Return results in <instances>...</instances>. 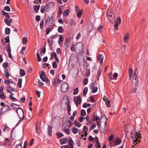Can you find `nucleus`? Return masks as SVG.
Wrapping results in <instances>:
<instances>
[{"mask_svg":"<svg viewBox=\"0 0 148 148\" xmlns=\"http://www.w3.org/2000/svg\"><path fill=\"white\" fill-rule=\"evenodd\" d=\"M2 44H4L3 47L4 49L8 53V56L9 57V44L8 45L5 44V43H8L9 42V36H6L4 39H1Z\"/></svg>","mask_w":148,"mask_h":148,"instance_id":"obj_1","label":"nucleus"},{"mask_svg":"<svg viewBox=\"0 0 148 148\" xmlns=\"http://www.w3.org/2000/svg\"><path fill=\"white\" fill-rule=\"evenodd\" d=\"M40 77L41 80L44 82H47L48 85H50V81L49 79L47 77L45 72L44 71H42L40 72Z\"/></svg>","mask_w":148,"mask_h":148,"instance_id":"obj_2","label":"nucleus"},{"mask_svg":"<svg viewBox=\"0 0 148 148\" xmlns=\"http://www.w3.org/2000/svg\"><path fill=\"white\" fill-rule=\"evenodd\" d=\"M16 112L20 118V120L16 125L17 126L24 119V114L23 111L21 108H18L16 110Z\"/></svg>","mask_w":148,"mask_h":148,"instance_id":"obj_3","label":"nucleus"},{"mask_svg":"<svg viewBox=\"0 0 148 148\" xmlns=\"http://www.w3.org/2000/svg\"><path fill=\"white\" fill-rule=\"evenodd\" d=\"M132 138L133 141L134 142L133 145H135L140 141L139 139H140L141 134L138 132H136L135 134L134 137L132 136Z\"/></svg>","mask_w":148,"mask_h":148,"instance_id":"obj_4","label":"nucleus"},{"mask_svg":"<svg viewBox=\"0 0 148 148\" xmlns=\"http://www.w3.org/2000/svg\"><path fill=\"white\" fill-rule=\"evenodd\" d=\"M2 14L6 18L4 19L5 23L8 25L9 26V21L8 19L9 18V13L5 12L3 10L2 11Z\"/></svg>","mask_w":148,"mask_h":148,"instance_id":"obj_5","label":"nucleus"},{"mask_svg":"<svg viewBox=\"0 0 148 148\" xmlns=\"http://www.w3.org/2000/svg\"><path fill=\"white\" fill-rule=\"evenodd\" d=\"M54 5V3L53 2L51 1L47 3L45 6V8H46V12H47L49 9L52 8Z\"/></svg>","mask_w":148,"mask_h":148,"instance_id":"obj_6","label":"nucleus"},{"mask_svg":"<svg viewBox=\"0 0 148 148\" xmlns=\"http://www.w3.org/2000/svg\"><path fill=\"white\" fill-rule=\"evenodd\" d=\"M121 18L119 16L118 17L115 21V23L114 25V28L115 30H118V26L121 23Z\"/></svg>","mask_w":148,"mask_h":148,"instance_id":"obj_7","label":"nucleus"},{"mask_svg":"<svg viewBox=\"0 0 148 148\" xmlns=\"http://www.w3.org/2000/svg\"><path fill=\"white\" fill-rule=\"evenodd\" d=\"M68 87V84L64 82L62 85L61 89L63 92H65L67 91Z\"/></svg>","mask_w":148,"mask_h":148,"instance_id":"obj_8","label":"nucleus"},{"mask_svg":"<svg viewBox=\"0 0 148 148\" xmlns=\"http://www.w3.org/2000/svg\"><path fill=\"white\" fill-rule=\"evenodd\" d=\"M9 110V107L7 105L3 106V107L1 109V111L2 112V113L8 111Z\"/></svg>","mask_w":148,"mask_h":148,"instance_id":"obj_9","label":"nucleus"},{"mask_svg":"<svg viewBox=\"0 0 148 148\" xmlns=\"http://www.w3.org/2000/svg\"><path fill=\"white\" fill-rule=\"evenodd\" d=\"M76 49L79 50H81L83 47V44L81 42H77L75 45Z\"/></svg>","mask_w":148,"mask_h":148,"instance_id":"obj_10","label":"nucleus"},{"mask_svg":"<svg viewBox=\"0 0 148 148\" xmlns=\"http://www.w3.org/2000/svg\"><path fill=\"white\" fill-rule=\"evenodd\" d=\"M52 128L50 125H48L47 131L48 134L49 136H51L52 135Z\"/></svg>","mask_w":148,"mask_h":148,"instance_id":"obj_11","label":"nucleus"},{"mask_svg":"<svg viewBox=\"0 0 148 148\" xmlns=\"http://www.w3.org/2000/svg\"><path fill=\"white\" fill-rule=\"evenodd\" d=\"M70 39L69 38H66L65 40V43L64 44V47L67 48L69 46V44L70 43Z\"/></svg>","mask_w":148,"mask_h":148,"instance_id":"obj_12","label":"nucleus"},{"mask_svg":"<svg viewBox=\"0 0 148 148\" xmlns=\"http://www.w3.org/2000/svg\"><path fill=\"white\" fill-rule=\"evenodd\" d=\"M103 55L101 54H100L98 56L97 60L101 64L103 62Z\"/></svg>","mask_w":148,"mask_h":148,"instance_id":"obj_13","label":"nucleus"},{"mask_svg":"<svg viewBox=\"0 0 148 148\" xmlns=\"http://www.w3.org/2000/svg\"><path fill=\"white\" fill-rule=\"evenodd\" d=\"M4 83L5 85H7L6 88L7 90V91L8 92H9V80H5L4 81Z\"/></svg>","mask_w":148,"mask_h":148,"instance_id":"obj_14","label":"nucleus"},{"mask_svg":"<svg viewBox=\"0 0 148 148\" xmlns=\"http://www.w3.org/2000/svg\"><path fill=\"white\" fill-rule=\"evenodd\" d=\"M67 142V140L66 138H64L60 139V143L61 145L66 143Z\"/></svg>","mask_w":148,"mask_h":148,"instance_id":"obj_15","label":"nucleus"},{"mask_svg":"<svg viewBox=\"0 0 148 148\" xmlns=\"http://www.w3.org/2000/svg\"><path fill=\"white\" fill-rule=\"evenodd\" d=\"M4 76L6 77L7 79L9 78V74L8 70L7 69H5L4 70Z\"/></svg>","mask_w":148,"mask_h":148,"instance_id":"obj_16","label":"nucleus"},{"mask_svg":"<svg viewBox=\"0 0 148 148\" xmlns=\"http://www.w3.org/2000/svg\"><path fill=\"white\" fill-rule=\"evenodd\" d=\"M103 100L106 101V104L107 107H110V103L109 101L107 98H103Z\"/></svg>","mask_w":148,"mask_h":148,"instance_id":"obj_17","label":"nucleus"},{"mask_svg":"<svg viewBox=\"0 0 148 148\" xmlns=\"http://www.w3.org/2000/svg\"><path fill=\"white\" fill-rule=\"evenodd\" d=\"M48 20L49 23H53L54 21V18H53V15H51V16L48 17V19H47L46 21V23L47 22Z\"/></svg>","mask_w":148,"mask_h":148,"instance_id":"obj_18","label":"nucleus"},{"mask_svg":"<svg viewBox=\"0 0 148 148\" xmlns=\"http://www.w3.org/2000/svg\"><path fill=\"white\" fill-rule=\"evenodd\" d=\"M138 71V70L136 69L135 70L134 72V75L133 77V79L135 80H138V78L137 76V75L136 74V72Z\"/></svg>","mask_w":148,"mask_h":148,"instance_id":"obj_19","label":"nucleus"},{"mask_svg":"<svg viewBox=\"0 0 148 148\" xmlns=\"http://www.w3.org/2000/svg\"><path fill=\"white\" fill-rule=\"evenodd\" d=\"M3 143V145H9V140L8 138H5Z\"/></svg>","mask_w":148,"mask_h":148,"instance_id":"obj_20","label":"nucleus"},{"mask_svg":"<svg viewBox=\"0 0 148 148\" xmlns=\"http://www.w3.org/2000/svg\"><path fill=\"white\" fill-rule=\"evenodd\" d=\"M74 125L77 127H80L82 124L79 123L76 120H75L73 123Z\"/></svg>","mask_w":148,"mask_h":148,"instance_id":"obj_21","label":"nucleus"},{"mask_svg":"<svg viewBox=\"0 0 148 148\" xmlns=\"http://www.w3.org/2000/svg\"><path fill=\"white\" fill-rule=\"evenodd\" d=\"M129 34L128 33H127L124 36V41L125 42H127L129 38Z\"/></svg>","mask_w":148,"mask_h":148,"instance_id":"obj_22","label":"nucleus"},{"mask_svg":"<svg viewBox=\"0 0 148 148\" xmlns=\"http://www.w3.org/2000/svg\"><path fill=\"white\" fill-rule=\"evenodd\" d=\"M82 102V98L80 95L77 97L76 102L78 104H79Z\"/></svg>","mask_w":148,"mask_h":148,"instance_id":"obj_23","label":"nucleus"},{"mask_svg":"<svg viewBox=\"0 0 148 148\" xmlns=\"http://www.w3.org/2000/svg\"><path fill=\"white\" fill-rule=\"evenodd\" d=\"M67 105V111H71V106L70 104V102L69 100H68L67 102L66 103Z\"/></svg>","mask_w":148,"mask_h":148,"instance_id":"obj_24","label":"nucleus"},{"mask_svg":"<svg viewBox=\"0 0 148 148\" xmlns=\"http://www.w3.org/2000/svg\"><path fill=\"white\" fill-rule=\"evenodd\" d=\"M121 140L119 138H117L116 139L115 143L116 145H118L121 143Z\"/></svg>","mask_w":148,"mask_h":148,"instance_id":"obj_25","label":"nucleus"},{"mask_svg":"<svg viewBox=\"0 0 148 148\" xmlns=\"http://www.w3.org/2000/svg\"><path fill=\"white\" fill-rule=\"evenodd\" d=\"M93 29V27L92 25H89L88 26V28L87 29V32H90L91 31H92Z\"/></svg>","mask_w":148,"mask_h":148,"instance_id":"obj_26","label":"nucleus"},{"mask_svg":"<svg viewBox=\"0 0 148 148\" xmlns=\"http://www.w3.org/2000/svg\"><path fill=\"white\" fill-rule=\"evenodd\" d=\"M20 76L21 77H23L25 75L24 70L23 69H21L20 70Z\"/></svg>","mask_w":148,"mask_h":148,"instance_id":"obj_27","label":"nucleus"},{"mask_svg":"<svg viewBox=\"0 0 148 148\" xmlns=\"http://www.w3.org/2000/svg\"><path fill=\"white\" fill-rule=\"evenodd\" d=\"M56 134L58 138H60L61 137L64 136V135L61 132H58L56 133Z\"/></svg>","mask_w":148,"mask_h":148,"instance_id":"obj_28","label":"nucleus"},{"mask_svg":"<svg viewBox=\"0 0 148 148\" xmlns=\"http://www.w3.org/2000/svg\"><path fill=\"white\" fill-rule=\"evenodd\" d=\"M70 12V10L69 9H67L66 10L64 11V12L63 15L65 17H66L68 16L69 13Z\"/></svg>","mask_w":148,"mask_h":148,"instance_id":"obj_29","label":"nucleus"},{"mask_svg":"<svg viewBox=\"0 0 148 148\" xmlns=\"http://www.w3.org/2000/svg\"><path fill=\"white\" fill-rule=\"evenodd\" d=\"M53 57H54L55 58L57 57V55L56 53H51V57L50 58V60H51L53 58Z\"/></svg>","mask_w":148,"mask_h":148,"instance_id":"obj_30","label":"nucleus"},{"mask_svg":"<svg viewBox=\"0 0 148 148\" xmlns=\"http://www.w3.org/2000/svg\"><path fill=\"white\" fill-rule=\"evenodd\" d=\"M93 120L94 121H96L97 122L98 121V120H99L100 118L99 116H97V115H94L93 116Z\"/></svg>","mask_w":148,"mask_h":148,"instance_id":"obj_31","label":"nucleus"},{"mask_svg":"<svg viewBox=\"0 0 148 148\" xmlns=\"http://www.w3.org/2000/svg\"><path fill=\"white\" fill-rule=\"evenodd\" d=\"M58 30L59 32L62 33L64 32V29L62 26H60L58 27Z\"/></svg>","mask_w":148,"mask_h":148,"instance_id":"obj_32","label":"nucleus"},{"mask_svg":"<svg viewBox=\"0 0 148 148\" xmlns=\"http://www.w3.org/2000/svg\"><path fill=\"white\" fill-rule=\"evenodd\" d=\"M88 89L87 87H85L83 90V95L84 96H85L88 92Z\"/></svg>","mask_w":148,"mask_h":148,"instance_id":"obj_33","label":"nucleus"},{"mask_svg":"<svg viewBox=\"0 0 148 148\" xmlns=\"http://www.w3.org/2000/svg\"><path fill=\"white\" fill-rule=\"evenodd\" d=\"M22 79H19L17 83L18 86L19 88H21L22 86Z\"/></svg>","mask_w":148,"mask_h":148,"instance_id":"obj_34","label":"nucleus"},{"mask_svg":"<svg viewBox=\"0 0 148 148\" xmlns=\"http://www.w3.org/2000/svg\"><path fill=\"white\" fill-rule=\"evenodd\" d=\"M40 8V5H35L34 8V11L36 12H38Z\"/></svg>","mask_w":148,"mask_h":148,"instance_id":"obj_35","label":"nucleus"},{"mask_svg":"<svg viewBox=\"0 0 148 148\" xmlns=\"http://www.w3.org/2000/svg\"><path fill=\"white\" fill-rule=\"evenodd\" d=\"M91 105L90 103L87 104L86 103H83L82 106L84 108H87L90 107Z\"/></svg>","mask_w":148,"mask_h":148,"instance_id":"obj_36","label":"nucleus"},{"mask_svg":"<svg viewBox=\"0 0 148 148\" xmlns=\"http://www.w3.org/2000/svg\"><path fill=\"white\" fill-rule=\"evenodd\" d=\"M11 106L12 108H16L18 109V108H18L17 107V106H18L19 107L20 106L19 105H17L16 104L14 103H12L11 104Z\"/></svg>","mask_w":148,"mask_h":148,"instance_id":"obj_37","label":"nucleus"},{"mask_svg":"<svg viewBox=\"0 0 148 148\" xmlns=\"http://www.w3.org/2000/svg\"><path fill=\"white\" fill-rule=\"evenodd\" d=\"M72 131L74 134H76L77 133V129L76 127H74L72 128Z\"/></svg>","mask_w":148,"mask_h":148,"instance_id":"obj_38","label":"nucleus"},{"mask_svg":"<svg viewBox=\"0 0 148 148\" xmlns=\"http://www.w3.org/2000/svg\"><path fill=\"white\" fill-rule=\"evenodd\" d=\"M0 97L2 99H4L5 98L3 92H0Z\"/></svg>","mask_w":148,"mask_h":148,"instance_id":"obj_39","label":"nucleus"},{"mask_svg":"<svg viewBox=\"0 0 148 148\" xmlns=\"http://www.w3.org/2000/svg\"><path fill=\"white\" fill-rule=\"evenodd\" d=\"M86 114V112L85 110L84 109H82L81 110L80 114L82 116H85Z\"/></svg>","mask_w":148,"mask_h":148,"instance_id":"obj_40","label":"nucleus"},{"mask_svg":"<svg viewBox=\"0 0 148 148\" xmlns=\"http://www.w3.org/2000/svg\"><path fill=\"white\" fill-rule=\"evenodd\" d=\"M82 10H80L79 11L77 14V17L79 18H80L82 14Z\"/></svg>","mask_w":148,"mask_h":148,"instance_id":"obj_41","label":"nucleus"},{"mask_svg":"<svg viewBox=\"0 0 148 148\" xmlns=\"http://www.w3.org/2000/svg\"><path fill=\"white\" fill-rule=\"evenodd\" d=\"M38 52L36 54V57L38 61L39 62L41 61V59L40 57V55L38 53Z\"/></svg>","mask_w":148,"mask_h":148,"instance_id":"obj_42","label":"nucleus"},{"mask_svg":"<svg viewBox=\"0 0 148 148\" xmlns=\"http://www.w3.org/2000/svg\"><path fill=\"white\" fill-rule=\"evenodd\" d=\"M5 33L7 35L9 34V28L6 27L5 29Z\"/></svg>","mask_w":148,"mask_h":148,"instance_id":"obj_43","label":"nucleus"},{"mask_svg":"<svg viewBox=\"0 0 148 148\" xmlns=\"http://www.w3.org/2000/svg\"><path fill=\"white\" fill-rule=\"evenodd\" d=\"M57 65L56 62V61L53 62L52 63V66L53 68H56L57 67Z\"/></svg>","mask_w":148,"mask_h":148,"instance_id":"obj_44","label":"nucleus"},{"mask_svg":"<svg viewBox=\"0 0 148 148\" xmlns=\"http://www.w3.org/2000/svg\"><path fill=\"white\" fill-rule=\"evenodd\" d=\"M44 23V21L43 19H42L40 23V28L41 29H42L43 28V24Z\"/></svg>","mask_w":148,"mask_h":148,"instance_id":"obj_45","label":"nucleus"},{"mask_svg":"<svg viewBox=\"0 0 148 148\" xmlns=\"http://www.w3.org/2000/svg\"><path fill=\"white\" fill-rule=\"evenodd\" d=\"M69 140L68 141V142L69 143V144H74V143L73 142L71 138V137H69Z\"/></svg>","mask_w":148,"mask_h":148,"instance_id":"obj_46","label":"nucleus"},{"mask_svg":"<svg viewBox=\"0 0 148 148\" xmlns=\"http://www.w3.org/2000/svg\"><path fill=\"white\" fill-rule=\"evenodd\" d=\"M51 30L50 27H48L46 29V34L47 35H48L49 34L50 32H51Z\"/></svg>","mask_w":148,"mask_h":148,"instance_id":"obj_47","label":"nucleus"},{"mask_svg":"<svg viewBox=\"0 0 148 148\" xmlns=\"http://www.w3.org/2000/svg\"><path fill=\"white\" fill-rule=\"evenodd\" d=\"M62 9L61 8L59 7V10H58V17H60L61 15L62 14V11H61Z\"/></svg>","mask_w":148,"mask_h":148,"instance_id":"obj_48","label":"nucleus"},{"mask_svg":"<svg viewBox=\"0 0 148 148\" xmlns=\"http://www.w3.org/2000/svg\"><path fill=\"white\" fill-rule=\"evenodd\" d=\"M41 50H42V51L41 50V51L40 52V54H41L42 53H43V54H44L46 52V47H43V48H42L41 49Z\"/></svg>","mask_w":148,"mask_h":148,"instance_id":"obj_49","label":"nucleus"},{"mask_svg":"<svg viewBox=\"0 0 148 148\" xmlns=\"http://www.w3.org/2000/svg\"><path fill=\"white\" fill-rule=\"evenodd\" d=\"M99 140H97L96 141V144H95V147H96V148H100L101 147V146L99 144Z\"/></svg>","mask_w":148,"mask_h":148,"instance_id":"obj_50","label":"nucleus"},{"mask_svg":"<svg viewBox=\"0 0 148 148\" xmlns=\"http://www.w3.org/2000/svg\"><path fill=\"white\" fill-rule=\"evenodd\" d=\"M27 42V40L26 37H24L23 38L22 43L23 44H25Z\"/></svg>","mask_w":148,"mask_h":148,"instance_id":"obj_51","label":"nucleus"},{"mask_svg":"<svg viewBox=\"0 0 148 148\" xmlns=\"http://www.w3.org/2000/svg\"><path fill=\"white\" fill-rule=\"evenodd\" d=\"M58 36V35L57 33L55 35H52L50 37V38L52 39H55L57 38Z\"/></svg>","mask_w":148,"mask_h":148,"instance_id":"obj_52","label":"nucleus"},{"mask_svg":"<svg viewBox=\"0 0 148 148\" xmlns=\"http://www.w3.org/2000/svg\"><path fill=\"white\" fill-rule=\"evenodd\" d=\"M74 91L73 92V94L74 95H76L78 93L79 90L78 88H75L74 89Z\"/></svg>","mask_w":148,"mask_h":148,"instance_id":"obj_53","label":"nucleus"},{"mask_svg":"<svg viewBox=\"0 0 148 148\" xmlns=\"http://www.w3.org/2000/svg\"><path fill=\"white\" fill-rule=\"evenodd\" d=\"M107 17L108 18V19L110 20V22L112 20V19H111V18L112 17V15L111 14H109L108 13H107Z\"/></svg>","mask_w":148,"mask_h":148,"instance_id":"obj_54","label":"nucleus"},{"mask_svg":"<svg viewBox=\"0 0 148 148\" xmlns=\"http://www.w3.org/2000/svg\"><path fill=\"white\" fill-rule=\"evenodd\" d=\"M88 79L87 78H85L83 81V84L84 85H86L88 82Z\"/></svg>","mask_w":148,"mask_h":148,"instance_id":"obj_55","label":"nucleus"},{"mask_svg":"<svg viewBox=\"0 0 148 148\" xmlns=\"http://www.w3.org/2000/svg\"><path fill=\"white\" fill-rule=\"evenodd\" d=\"M3 66L5 69H6V68L8 66V63L4 62L3 64Z\"/></svg>","mask_w":148,"mask_h":148,"instance_id":"obj_56","label":"nucleus"},{"mask_svg":"<svg viewBox=\"0 0 148 148\" xmlns=\"http://www.w3.org/2000/svg\"><path fill=\"white\" fill-rule=\"evenodd\" d=\"M64 132L67 134H70V131L69 128H67L64 130Z\"/></svg>","mask_w":148,"mask_h":148,"instance_id":"obj_57","label":"nucleus"},{"mask_svg":"<svg viewBox=\"0 0 148 148\" xmlns=\"http://www.w3.org/2000/svg\"><path fill=\"white\" fill-rule=\"evenodd\" d=\"M104 118L105 120V125H106V124L107 122V118L104 116L103 115L102 116L101 118V119L102 118Z\"/></svg>","mask_w":148,"mask_h":148,"instance_id":"obj_58","label":"nucleus"},{"mask_svg":"<svg viewBox=\"0 0 148 148\" xmlns=\"http://www.w3.org/2000/svg\"><path fill=\"white\" fill-rule=\"evenodd\" d=\"M10 99H11L13 101H15L17 100V99L12 96L10 95Z\"/></svg>","mask_w":148,"mask_h":148,"instance_id":"obj_59","label":"nucleus"},{"mask_svg":"<svg viewBox=\"0 0 148 148\" xmlns=\"http://www.w3.org/2000/svg\"><path fill=\"white\" fill-rule=\"evenodd\" d=\"M103 27V25H100V26L98 27V28L97 29V30L98 31H99V32H101L102 31V28Z\"/></svg>","mask_w":148,"mask_h":148,"instance_id":"obj_60","label":"nucleus"},{"mask_svg":"<svg viewBox=\"0 0 148 148\" xmlns=\"http://www.w3.org/2000/svg\"><path fill=\"white\" fill-rule=\"evenodd\" d=\"M93 89L92 90V93H94L96 92L97 90V87H95L92 88Z\"/></svg>","mask_w":148,"mask_h":148,"instance_id":"obj_61","label":"nucleus"},{"mask_svg":"<svg viewBox=\"0 0 148 148\" xmlns=\"http://www.w3.org/2000/svg\"><path fill=\"white\" fill-rule=\"evenodd\" d=\"M133 69L131 67L129 71V75H133Z\"/></svg>","mask_w":148,"mask_h":148,"instance_id":"obj_62","label":"nucleus"},{"mask_svg":"<svg viewBox=\"0 0 148 148\" xmlns=\"http://www.w3.org/2000/svg\"><path fill=\"white\" fill-rule=\"evenodd\" d=\"M96 125L95 123L93 124L90 127V129L91 130H92L96 126Z\"/></svg>","mask_w":148,"mask_h":148,"instance_id":"obj_63","label":"nucleus"},{"mask_svg":"<svg viewBox=\"0 0 148 148\" xmlns=\"http://www.w3.org/2000/svg\"><path fill=\"white\" fill-rule=\"evenodd\" d=\"M84 129L83 131V132L86 133L88 131V128L86 126H84Z\"/></svg>","mask_w":148,"mask_h":148,"instance_id":"obj_64","label":"nucleus"}]
</instances>
